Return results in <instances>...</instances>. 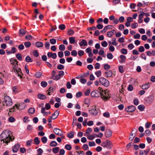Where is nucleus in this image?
Returning <instances> with one entry per match:
<instances>
[{"mask_svg": "<svg viewBox=\"0 0 155 155\" xmlns=\"http://www.w3.org/2000/svg\"><path fill=\"white\" fill-rule=\"evenodd\" d=\"M9 131L8 130H5L1 134V141H3L4 143L7 144L10 141H12L14 140V137H12Z\"/></svg>", "mask_w": 155, "mask_h": 155, "instance_id": "obj_1", "label": "nucleus"}, {"mask_svg": "<svg viewBox=\"0 0 155 155\" xmlns=\"http://www.w3.org/2000/svg\"><path fill=\"white\" fill-rule=\"evenodd\" d=\"M101 93V97L104 101L108 100L110 98V91L107 89L104 91L102 90Z\"/></svg>", "mask_w": 155, "mask_h": 155, "instance_id": "obj_2", "label": "nucleus"}, {"mask_svg": "<svg viewBox=\"0 0 155 155\" xmlns=\"http://www.w3.org/2000/svg\"><path fill=\"white\" fill-rule=\"evenodd\" d=\"M4 99V101L3 102V103L4 106L10 107L12 105L13 103L12 99L9 96L7 95L5 96Z\"/></svg>", "mask_w": 155, "mask_h": 155, "instance_id": "obj_3", "label": "nucleus"}, {"mask_svg": "<svg viewBox=\"0 0 155 155\" xmlns=\"http://www.w3.org/2000/svg\"><path fill=\"white\" fill-rule=\"evenodd\" d=\"M101 145L104 147H106L109 149H110L113 147L112 142L108 140H106L105 141L103 142Z\"/></svg>", "mask_w": 155, "mask_h": 155, "instance_id": "obj_4", "label": "nucleus"}, {"mask_svg": "<svg viewBox=\"0 0 155 155\" xmlns=\"http://www.w3.org/2000/svg\"><path fill=\"white\" fill-rule=\"evenodd\" d=\"M100 82L105 87H108L109 85V82L104 78H101L99 79Z\"/></svg>", "mask_w": 155, "mask_h": 155, "instance_id": "obj_5", "label": "nucleus"}, {"mask_svg": "<svg viewBox=\"0 0 155 155\" xmlns=\"http://www.w3.org/2000/svg\"><path fill=\"white\" fill-rule=\"evenodd\" d=\"M91 95L93 97H99L101 95V92L97 90H95L91 92Z\"/></svg>", "mask_w": 155, "mask_h": 155, "instance_id": "obj_6", "label": "nucleus"}, {"mask_svg": "<svg viewBox=\"0 0 155 155\" xmlns=\"http://www.w3.org/2000/svg\"><path fill=\"white\" fill-rule=\"evenodd\" d=\"M154 96L153 95H150L148 97L146 100V101L148 104H150L154 99Z\"/></svg>", "mask_w": 155, "mask_h": 155, "instance_id": "obj_7", "label": "nucleus"}, {"mask_svg": "<svg viewBox=\"0 0 155 155\" xmlns=\"http://www.w3.org/2000/svg\"><path fill=\"white\" fill-rule=\"evenodd\" d=\"M21 105H24V103H21L19 105H18L17 104H15V105L12 108L15 110V108H16L20 110L24 109V107H21Z\"/></svg>", "mask_w": 155, "mask_h": 155, "instance_id": "obj_8", "label": "nucleus"}, {"mask_svg": "<svg viewBox=\"0 0 155 155\" xmlns=\"http://www.w3.org/2000/svg\"><path fill=\"white\" fill-rule=\"evenodd\" d=\"M136 107L134 105L128 106L126 108V110L127 112H132L135 110Z\"/></svg>", "mask_w": 155, "mask_h": 155, "instance_id": "obj_9", "label": "nucleus"}, {"mask_svg": "<svg viewBox=\"0 0 155 155\" xmlns=\"http://www.w3.org/2000/svg\"><path fill=\"white\" fill-rule=\"evenodd\" d=\"M54 132L57 135L61 136L63 134L62 131L59 129L54 128L53 130Z\"/></svg>", "mask_w": 155, "mask_h": 155, "instance_id": "obj_10", "label": "nucleus"}, {"mask_svg": "<svg viewBox=\"0 0 155 155\" xmlns=\"http://www.w3.org/2000/svg\"><path fill=\"white\" fill-rule=\"evenodd\" d=\"M10 61L11 62V64L13 65L12 66V69H13V68L14 67V66H15V67H18V61H17L16 59H12L10 60Z\"/></svg>", "mask_w": 155, "mask_h": 155, "instance_id": "obj_11", "label": "nucleus"}, {"mask_svg": "<svg viewBox=\"0 0 155 155\" xmlns=\"http://www.w3.org/2000/svg\"><path fill=\"white\" fill-rule=\"evenodd\" d=\"M112 134V132L110 129H107L105 132V136L106 137L108 138L110 137Z\"/></svg>", "mask_w": 155, "mask_h": 155, "instance_id": "obj_12", "label": "nucleus"}, {"mask_svg": "<svg viewBox=\"0 0 155 155\" xmlns=\"http://www.w3.org/2000/svg\"><path fill=\"white\" fill-rule=\"evenodd\" d=\"M113 28V25H108L107 26L105 27L101 31V32L102 33H105L107 30L110 29H112Z\"/></svg>", "mask_w": 155, "mask_h": 155, "instance_id": "obj_13", "label": "nucleus"}, {"mask_svg": "<svg viewBox=\"0 0 155 155\" xmlns=\"http://www.w3.org/2000/svg\"><path fill=\"white\" fill-rule=\"evenodd\" d=\"M47 56L48 57H52L54 59H55L57 57V54L56 53H53L51 52H48L47 53Z\"/></svg>", "mask_w": 155, "mask_h": 155, "instance_id": "obj_14", "label": "nucleus"}, {"mask_svg": "<svg viewBox=\"0 0 155 155\" xmlns=\"http://www.w3.org/2000/svg\"><path fill=\"white\" fill-rule=\"evenodd\" d=\"M20 147L19 144H15L13 147L12 151L14 153L17 152L19 149Z\"/></svg>", "mask_w": 155, "mask_h": 155, "instance_id": "obj_15", "label": "nucleus"}, {"mask_svg": "<svg viewBox=\"0 0 155 155\" xmlns=\"http://www.w3.org/2000/svg\"><path fill=\"white\" fill-rule=\"evenodd\" d=\"M116 32V31L114 30H112L108 32L107 33V36L108 37H111L113 35H114Z\"/></svg>", "mask_w": 155, "mask_h": 155, "instance_id": "obj_16", "label": "nucleus"}, {"mask_svg": "<svg viewBox=\"0 0 155 155\" xmlns=\"http://www.w3.org/2000/svg\"><path fill=\"white\" fill-rule=\"evenodd\" d=\"M79 45L81 47L85 46L87 45V43L85 39H82L79 43Z\"/></svg>", "mask_w": 155, "mask_h": 155, "instance_id": "obj_17", "label": "nucleus"}, {"mask_svg": "<svg viewBox=\"0 0 155 155\" xmlns=\"http://www.w3.org/2000/svg\"><path fill=\"white\" fill-rule=\"evenodd\" d=\"M89 111L90 114L92 115H95L97 114V111L95 108H92Z\"/></svg>", "mask_w": 155, "mask_h": 155, "instance_id": "obj_18", "label": "nucleus"}, {"mask_svg": "<svg viewBox=\"0 0 155 155\" xmlns=\"http://www.w3.org/2000/svg\"><path fill=\"white\" fill-rule=\"evenodd\" d=\"M59 111L57 110L52 114V118L54 119L58 117L59 114Z\"/></svg>", "mask_w": 155, "mask_h": 155, "instance_id": "obj_19", "label": "nucleus"}, {"mask_svg": "<svg viewBox=\"0 0 155 155\" xmlns=\"http://www.w3.org/2000/svg\"><path fill=\"white\" fill-rule=\"evenodd\" d=\"M105 76L107 77H110L112 75V73L111 71L109 70L105 73Z\"/></svg>", "mask_w": 155, "mask_h": 155, "instance_id": "obj_20", "label": "nucleus"}, {"mask_svg": "<svg viewBox=\"0 0 155 155\" xmlns=\"http://www.w3.org/2000/svg\"><path fill=\"white\" fill-rule=\"evenodd\" d=\"M14 67L12 70L14 71V72L18 73L19 72H21V70L20 68H17V67H15V66Z\"/></svg>", "mask_w": 155, "mask_h": 155, "instance_id": "obj_21", "label": "nucleus"}, {"mask_svg": "<svg viewBox=\"0 0 155 155\" xmlns=\"http://www.w3.org/2000/svg\"><path fill=\"white\" fill-rule=\"evenodd\" d=\"M43 45V44L41 42L37 41L35 43L36 46L38 48L42 47Z\"/></svg>", "mask_w": 155, "mask_h": 155, "instance_id": "obj_22", "label": "nucleus"}, {"mask_svg": "<svg viewBox=\"0 0 155 155\" xmlns=\"http://www.w3.org/2000/svg\"><path fill=\"white\" fill-rule=\"evenodd\" d=\"M38 97L41 100H44L46 98V97L44 95L42 94H38Z\"/></svg>", "mask_w": 155, "mask_h": 155, "instance_id": "obj_23", "label": "nucleus"}, {"mask_svg": "<svg viewBox=\"0 0 155 155\" xmlns=\"http://www.w3.org/2000/svg\"><path fill=\"white\" fill-rule=\"evenodd\" d=\"M26 33L25 31L23 29L21 28L19 30V35L20 36H21V35L22 36L24 35Z\"/></svg>", "mask_w": 155, "mask_h": 155, "instance_id": "obj_24", "label": "nucleus"}, {"mask_svg": "<svg viewBox=\"0 0 155 155\" xmlns=\"http://www.w3.org/2000/svg\"><path fill=\"white\" fill-rule=\"evenodd\" d=\"M92 131V129L90 127L88 128L86 130V133L84 134V136H86V134H88L91 133Z\"/></svg>", "mask_w": 155, "mask_h": 155, "instance_id": "obj_25", "label": "nucleus"}, {"mask_svg": "<svg viewBox=\"0 0 155 155\" xmlns=\"http://www.w3.org/2000/svg\"><path fill=\"white\" fill-rule=\"evenodd\" d=\"M59 150V147H55L53 148L52 149L53 152L54 153H58Z\"/></svg>", "mask_w": 155, "mask_h": 155, "instance_id": "obj_26", "label": "nucleus"}, {"mask_svg": "<svg viewBox=\"0 0 155 155\" xmlns=\"http://www.w3.org/2000/svg\"><path fill=\"white\" fill-rule=\"evenodd\" d=\"M74 132L72 131L69 133L67 134V137L70 138H72L74 137Z\"/></svg>", "mask_w": 155, "mask_h": 155, "instance_id": "obj_27", "label": "nucleus"}, {"mask_svg": "<svg viewBox=\"0 0 155 155\" xmlns=\"http://www.w3.org/2000/svg\"><path fill=\"white\" fill-rule=\"evenodd\" d=\"M70 43L71 44H73L75 42V38L74 37H71L69 38Z\"/></svg>", "mask_w": 155, "mask_h": 155, "instance_id": "obj_28", "label": "nucleus"}, {"mask_svg": "<svg viewBox=\"0 0 155 155\" xmlns=\"http://www.w3.org/2000/svg\"><path fill=\"white\" fill-rule=\"evenodd\" d=\"M35 110L34 108H30L28 111V113L31 114H33L35 112Z\"/></svg>", "mask_w": 155, "mask_h": 155, "instance_id": "obj_29", "label": "nucleus"}, {"mask_svg": "<svg viewBox=\"0 0 155 155\" xmlns=\"http://www.w3.org/2000/svg\"><path fill=\"white\" fill-rule=\"evenodd\" d=\"M149 87V85L148 84H143L142 86V88L143 89L146 90L148 89Z\"/></svg>", "mask_w": 155, "mask_h": 155, "instance_id": "obj_30", "label": "nucleus"}, {"mask_svg": "<svg viewBox=\"0 0 155 155\" xmlns=\"http://www.w3.org/2000/svg\"><path fill=\"white\" fill-rule=\"evenodd\" d=\"M48 94L50 95L53 92V88L52 87H50L48 90Z\"/></svg>", "mask_w": 155, "mask_h": 155, "instance_id": "obj_31", "label": "nucleus"}, {"mask_svg": "<svg viewBox=\"0 0 155 155\" xmlns=\"http://www.w3.org/2000/svg\"><path fill=\"white\" fill-rule=\"evenodd\" d=\"M34 143L36 145L39 144L40 141L38 137H35L34 139Z\"/></svg>", "mask_w": 155, "mask_h": 155, "instance_id": "obj_32", "label": "nucleus"}, {"mask_svg": "<svg viewBox=\"0 0 155 155\" xmlns=\"http://www.w3.org/2000/svg\"><path fill=\"white\" fill-rule=\"evenodd\" d=\"M57 145V143L54 141H52L50 143V145L51 147H55Z\"/></svg>", "mask_w": 155, "mask_h": 155, "instance_id": "obj_33", "label": "nucleus"}, {"mask_svg": "<svg viewBox=\"0 0 155 155\" xmlns=\"http://www.w3.org/2000/svg\"><path fill=\"white\" fill-rule=\"evenodd\" d=\"M25 61L27 62H31L32 61V59L29 56H27L25 59Z\"/></svg>", "mask_w": 155, "mask_h": 155, "instance_id": "obj_34", "label": "nucleus"}, {"mask_svg": "<svg viewBox=\"0 0 155 155\" xmlns=\"http://www.w3.org/2000/svg\"><path fill=\"white\" fill-rule=\"evenodd\" d=\"M65 46L63 44H61L59 46V49L61 51H64L65 50Z\"/></svg>", "mask_w": 155, "mask_h": 155, "instance_id": "obj_35", "label": "nucleus"}, {"mask_svg": "<svg viewBox=\"0 0 155 155\" xmlns=\"http://www.w3.org/2000/svg\"><path fill=\"white\" fill-rule=\"evenodd\" d=\"M120 52L122 54H127V50L126 49L122 48L120 50Z\"/></svg>", "mask_w": 155, "mask_h": 155, "instance_id": "obj_36", "label": "nucleus"}, {"mask_svg": "<svg viewBox=\"0 0 155 155\" xmlns=\"http://www.w3.org/2000/svg\"><path fill=\"white\" fill-rule=\"evenodd\" d=\"M65 148L68 150H71V146L70 144H66L65 146Z\"/></svg>", "mask_w": 155, "mask_h": 155, "instance_id": "obj_37", "label": "nucleus"}, {"mask_svg": "<svg viewBox=\"0 0 155 155\" xmlns=\"http://www.w3.org/2000/svg\"><path fill=\"white\" fill-rule=\"evenodd\" d=\"M111 41H112V45L117 46V43L116 41V38H113L112 39Z\"/></svg>", "mask_w": 155, "mask_h": 155, "instance_id": "obj_38", "label": "nucleus"}, {"mask_svg": "<svg viewBox=\"0 0 155 155\" xmlns=\"http://www.w3.org/2000/svg\"><path fill=\"white\" fill-rule=\"evenodd\" d=\"M101 45L103 47H106L107 46L108 44L106 41H104L101 42Z\"/></svg>", "mask_w": 155, "mask_h": 155, "instance_id": "obj_39", "label": "nucleus"}, {"mask_svg": "<svg viewBox=\"0 0 155 155\" xmlns=\"http://www.w3.org/2000/svg\"><path fill=\"white\" fill-rule=\"evenodd\" d=\"M145 107L144 105H140L138 106V108L140 111H142L143 110Z\"/></svg>", "mask_w": 155, "mask_h": 155, "instance_id": "obj_40", "label": "nucleus"}, {"mask_svg": "<svg viewBox=\"0 0 155 155\" xmlns=\"http://www.w3.org/2000/svg\"><path fill=\"white\" fill-rule=\"evenodd\" d=\"M41 140L43 143H45L47 142V139L46 137H43L41 138Z\"/></svg>", "mask_w": 155, "mask_h": 155, "instance_id": "obj_41", "label": "nucleus"}, {"mask_svg": "<svg viewBox=\"0 0 155 155\" xmlns=\"http://www.w3.org/2000/svg\"><path fill=\"white\" fill-rule=\"evenodd\" d=\"M42 75V73L40 72H37L35 74V75L37 78H40Z\"/></svg>", "mask_w": 155, "mask_h": 155, "instance_id": "obj_42", "label": "nucleus"}, {"mask_svg": "<svg viewBox=\"0 0 155 155\" xmlns=\"http://www.w3.org/2000/svg\"><path fill=\"white\" fill-rule=\"evenodd\" d=\"M74 33V32L72 30H69L67 32V34L69 35H72Z\"/></svg>", "mask_w": 155, "mask_h": 155, "instance_id": "obj_43", "label": "nucleus"}, {"mask_svg": "<svg viewBox=\"0 0 155 155\" xmlns=\"http://www.w3.org/2000/svg\"><path fill=\"white\" fill-rule=\"evenodd\" d=\"M31 45V44L30 42H26L24 43V45L26 48H29Z\"/></svg>", "mask_w": 155, "mask_h": 155, "instance_id": "obj_44", "label": "nucleus"}, {"mask_svg": "<svg viewBox=\"0 0 155 155\" xmlns=\"http://www.w3.org/2000/svg\"><path fill=\"white\" fill-rule=\"evenodd\" d=\"M77 54V52L76 50H72L71 52V55L72 56H76Z\"/></svg>", "mask_w": 155, "mask_h": 155, "instance_id": "obj_45", "label": "nucleus"}, {"mask_svg": "<svg viewBox=\"0 0 155 155\" xmlns=\"http://www.w3.org/2000/svg\"><path fill=\"white\" fill-rule=\"evenodd\" d=\"M135 136V135L131 133L129 136V140L130 141L132 140Z\"/></svg>", "mask_w": 155, "mask_h": 155, "instance_id": "obj_46", "label": "nucleus"}, {"mask_svg": "<svg viewBox=\"0 0 155 155\" xmlns=\"http://www.w3.org/2000/svg\"><path fill=\"white\" fill-rule=\"evenodd\" d=\"M65 26L64 24H61L59 26V28L61 30H63L65 29Z\"/></svg>", "mask_w": 155, "mask_h": 155, "instance_id": "obj_47", "label": "nucleus"}, {"mask_svg": "<svg viewBox=\"0 0 155 155\" xmlns=\"http://www.w3.org/2000/svg\"><path fill=\"white\" fill-rule=\"evenodd\" d=\"M8 121L10 122H13L15 121V119L13 117H10L8 118Z\"/></svg>", "mask_w": 155, "mask_h": 155, "instance_id": "obj_48", "label": "nucleus"}, {"mask_svg": "<svg viewBox=\"0 0 155 155\" xmlns=\"http://www.w3.org/2000/svg\"><path fill=\"white\" fill-rule=\"evenodd\" d=\"M50 42L52 45H54L56 43V41L55 39L52 38L50 40Z\"/></svg>", "mask_w": 155, "mask_h": 155, "instance_id": "obj_49", "label": "nucleus"}, {"mask_svg": "<svg viewBox=\"0 0 155 155\" xmlns=\"http://www.w3.org/2000/svg\"><path fill=\"white\" fill-rule=\"evenodd\" d=\"M138 51L140 52H143L144 51V48L143 46H140L138 48Z\"/></svg>", "mask_w": 155, "mask_h": 155, "instance_id": "obj_50", "label": "nucleus"}, {"mask_svg": "<svg viewBox=\"0 0 155 155\" xmlns=\"http://www.w3.org/2000/svg\"><path fill=\"white\" fill-rule=\"evenodd\" d=\"M57 68L59 70H62L64 69V66L63 65L60 64L58 66Z\"/></svg>", "mask_w": 155, "mask_h": 155, "instance_id": "obj_51", "label": "nucleus"}, {"mask_svg": "<svg viewBox=\"0 0 155 155\" xmlns=\"http://www.w3.org/2000/svg\"><path fill=\"white\" fill-rule=\"evenodd\" d=\"M119 21L120 22V23H122L124 22L125 18L123 16H120L119 18Z\"/></svg>", "mask_w": 155, "mask_h": 155, "instance_id": "obj_52", "label": "nucleus"}, {"mask_svg": "<svg viewBox=\"0 0 155 155\" xmlns=\"http://www.w3.org/2000/svg\"><path fill=\"white\" fill-rule=\"evenodd\" d=\"M107 58L110 59H112L113 56L112 54L111 53H108L107 55Z\"/></svg>", "mask_w": 155, "mask_h": 155, "instance_id": "obj_53", "label": "nucleus"}, {"mask_svg": "<svg viewBox=\"0 0 155 155\" xmlns=\"http://www.w3.org/2000/svg\"><path fill=\"white\" fill-rule=\"evenodd\" d=\"M17 58L19 61L22 60V57L20 54H17L16 55Z\"/></svg>", "mask_w": 155, "mask_h": 155, "instance_id": "obj_54", "label": "nucleus"}, {"mask_svg": "<svg viewBox=\"0 0 155 155\" xmlns=\"http://www.w3.org/2000/svg\"><path fill=\"white\" fill-rule=\"evenodd\" d=\"M138 26V24L137 23L135 22L133 23L131 25V28H136Z\"/></svg>", "mask_w": 155, "mask_h": 155, "instance_id": "obj_55", "label": "nucleus"}, {"mask_svg": "<svg viewBox=\"0 0 155 155\" xmlns=\"http://www.w3.org/2000/svg\"><path fill=\"white\" fill-rule=\"evenodd\" d=\"M103 116L107 118H108L110 116V114L109 112H106L103 114Z\"/></svg>", "mask_w": 155, "mask_h": 155, "instance_id": "obj_56", "label": "nucleus"}, {"mask_svg": "<svg viewBox=\"0 0 155 155\" xmlns=\"http://www.w3.org/2000/svg\"><path fill=\"white\" fill-rule=\"evenodd\" d=\"M32 37L31 35H26L25 37V39L27 40H30L32 39Z\"/></svg>", "mask_w": 155, "mask_h": 155, "instance_id": "obj_57", "label": "nucleus"}, {"mask_svg": "<svg viewBox=\"0 0 155 155\" xmlns=\"http://www.w3.org/2000/svg\"><path fill=\"white\" fill-rule=\"evenodd\" d=\"M104 68L105 69L108 70L110 68V67L108 64H106L104 65Z\"/></svg>", "mask_w": 155, "mask_h": 155, "instance_id": "obj_58", "label": "nucleus"}, {"mask_svg": "<svg viewBox=\"0 0 155 155\" xmlns=\"http://www.w3.org/2000/svg\"><path fill=\"white\" fill-rule=\"evenodd\" d=\"M145 15V13L144 12H142L140 13L139 15V18L142 19L143 16Z\"/></svg>", "mask_w": 155, "mask_h": 155, "instance_id": "obj_59", "label": "nucleus"}, {"mask_svg": "<svg viewBox=\"0 0 155 155\" xmlns=\"http://www.w3.org/2000/svg\"><path fill=\"white\" fill-rule=\"evenodd\" d=\"M144 134L148 135H150L151 134V131L149 129H147L145 132Z\"/></svg>", "mask_w": 155, "mask_h": 155, "instance_id": "obj_60", "label": "nucleus"}, {"mask_svg": "<svg viewBox=\"0 0 155 155\" xmlns=\"http://www.w3.org/2000/svg\"><path fill=\"white\" fill-rule=\"evenodd\" d=\"M127 21L130 23L133 21V18L131 17H128L127 18Z\"/></svg>", "mask_w": 155, "mask_h": 155, "instance_id": "obj_61", "label": "nucleus"}, {"mask_svg": "<svg viewBox=\"0 0 155 155\" xmlns=\"http://www.w3.org/2000/svg\"><path fill=\"white\" fill-rule=\"evenodd\" d=\"M139 32L141 34H144L145 32V30L143 28L140 29L139 30Z\"/></svg>", "mask_w": 155, "mask_h": 155, "instance_id": "obj_62", "label": "nucleus"}, {"mask_svg": "<svg viewBox=\"0 0 155 155\" xmlns=\"http://www.w3.org/2000/svg\"><path fill=\"white\" fill-rule=\"evenodd\" d=\"M58 56L60 58H62L64 55L63 52L62 51H59L58 52Z\"/></svg>", "mask_w": 155, "mask_h": 155, "instance_id": "obj_63", "label": "nucleus"}, {"mask_svg": "<svg viewBox=\"0 0 155 155\" xmlns=\"http://www.w3.org/2000/svg\"><path fill=\"white\" fill-rule=\"evenodd\" d=\"M82 95V92L81 91H79L77 92L76 94V97L77 98L81 97Z\"/></svg>", "mask_w": 155, "mask_h": 155, "instance_id": "obj_64", "label": "nucleus"}]
</instances>
